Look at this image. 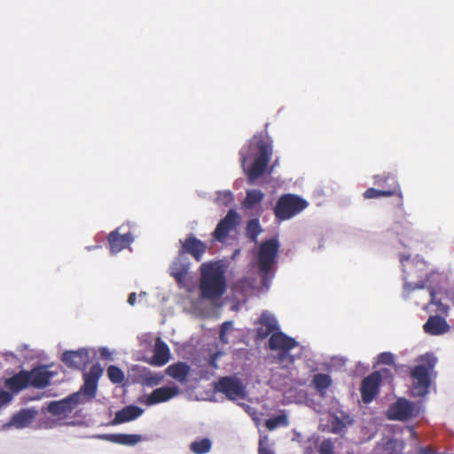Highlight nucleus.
<instances>
[{
    "instance_id": "obj_1",
    "label": "nucleus",
    "mask_w": 454,
    "mask_h": 454,
    "mask_svg": "<svg viewBox=\"0 0 454 454\" xmlns=\"http://www.w3.org/2000/svg\"><path fill=\"white\" fill-rule=\"evenodd\" d=\"M200 292L203 299L215 301L226 291L225 272L216 262L202 263L200 266Z\"/></svg>"
},
{
    "instance_id": "obj_2",
    "label": "nucleus",
    "mask_w": 454,
    "mask_h": 454,
    "mask_svg": "<svg viewBox=\"0 0 454 454\" xmlns=\"http://www.w3.org/2000/svg\"><path fill=\"white\" fill-rule=\"evenodd\" d=\"M416 361L419 364L410 370V378L411 384L410 387V395L412 397L426 396L431 386V372L437 362L436 357L432 354L419 356Z\"/></svg>"
},
{
    "instance_id": "obj_3",
    "label": "nucleus",
    "mask_w": 454,
    "mask_h": 454,
    "mask_svg": "<svg viewBox=\"0 0 454 454\" xmlns=\"http://www.w3.org/2000/svg\"><path fill=\"white\" fill-rule=\"evenodd\" d=\"M255 147L258 153L254 156V162L249 168L246 167V162L252 158L250 151H253V143L247 149L242 148L239 152L241 166L247 174L249 184H253L264 174L272 155L271 145L263 139L256 141Z\"/></svg>"
},
{
    "instance_id": "obj_4",
    "label": "nucleus",
    "mask_w": 454,
    "mask_h": 454,
    "mask_svg": "<svg viewBox=\"0 0 454 454\" xmlns=\"http://www.w3.org/2000/svg\"><path fill=\"white\" fill-rule=\"evenodd\" d=\"M53 373L45 367H35L30 371L21 370L6 379L4 386L12 393H19L29 387L43 388L50 384Z\"/></svg>"
},
{
    "instance_id": "obj_5",
    "label": "nucleus",
    "mask_w": 454,
    "mask_h": 454,
    "mask_svg": "<svg viewBox=\"0 0 454 454\" xmlns=\"http://www.w3.org/2000/svg\"><path fill=\"white\" fill-rule=\"evenodd\" d=\"M400 262L403 266L404 286L403 297L408 298L409 294L417 290L427 288L430 285L429 274L427 265L422 261H411L410 256L402 255Z\"/></svg>"
},
{
    "instance_id": "obj_6",
    "label": "nucleus",
    "mask_w": 454,
    "mask_h": 454,
    "mask_svg": "<svg viewBox=\"0 0 454 454\" xmlns=\"http://www.w3.org/2000/svg\"><path fill=\"white\" fill-rule=\"evenodd\" d=\"M279 243L276 238L262 242L258 249L257 263L262 284L265 286L274 277L273 267L276 264Z\"/></svg>"
},
{
    "instance_id": "obj_7",
    "label": "nucleus",
    "mask_w": 454,
    "mask_h": 454,
    "mask_svg": "<svg viewBox=\"0 0 454 454\" xmlns=\"http://www.w3.org/2000/svg\"><path fill=\"white\" fill-rule=\"evenodd\" d=\"M308 205L301 197L287 193L278 198L273 211L277 219L285 221L301 213Z\"/></svg>"
},
{
    "instance_id": "obj_8",
    "label": "nucleus",
    "mask_w": 454,
    "mask_h": 454,
    "mask_svg": "<svg viewBox=\"0 0 454 454\" xmlns=\"http://www.w3.org/2000/svg\"><path fill=\"white\" fill-rule=\"evenodd\" d=\"M419 408L406 398L400 397L392 403L387 411V417L391 420L406 421L419 415Z\"/></svg>"
},
{
    "instance_id": "obj_9",
    "label": "nucleus",
    "mask_w": 454,
    "mask_h": 454,
    "mask_svg": "<svg viewBox=\"0 0 454 454\" xmlns=\"http://www.w3.org/2000/svg\"><path fill=\"white\" fill-rule=\"evenodd\" d=\"M429 294V302L423 305V309L427 310L429 308L431 311L441 316H448L450 307L446 301L449 300L450 291L442 288H434L429 286L427 287Z\"/></svg>"
},
{
    "instance_id": "obj_10",
    "label": "nucleus",
    "mask_w": 454,
    "mask_h": 454,
    "mask_svg": "<svg viewBox=\"0 0 454 454\" xmlns=\"http://www.w3.org/2000/svg\"><path fill=\"white\" fill-rule=\"evenodd\" d=\"M215 389L224 394L230 400L243 397L245 389L242 382L233 377H223L215 384Z\"/></svg>"
},
{
    "instance_id": "obj_11",
    "label": "nucleus",
    "mask_w": 454,
    "mask_h": 454,
    "mask_svg": "<svg viewBox=\"0 0 454 454\" xmlns=\"http://www.w3.org/2000/svg\"><path fill=\"white\" fill-rule=\"evenodd\" d=\"M90 356L87 348L67 350L61 356V361L65 365L75 370H83L90 363Z\"/></svg>"
},
{
    "instance_id": "obj_12",
    "label": "nucleus",
    "mask_w": 454,
    "mask_h": 454,
    "mask_svg": "<svg viewBox=\"0 0 454 454\" xmlns=\"http://www.w3.org/2000/svg\"><path fill=\"white\" fill-rule=\"evenodd\" d=\"M80 398L79 393H74L59 401L51 402L47 410L54 416H67L79 404Z\"/></svg>"
},
{
    "instance_id": "obj_13",
    "label": "nucleus",
    "mask_w": 454,
    "mask_h": 454,
    "mask_svg": "<svg viewBox=\"0 0 454 454\" xmlns=\"http://www.w3.org/2000/svg\"><path fill=\"white\" fill-rule=\"evenodd\" d=\"M181 248L180 255L184 254H191L197 262L201 261L207 247L206 243L194 237L192 234L188 235L184 240L180 239Z\"/></svg>"
},
{
    "instance_id": "obj_14",
    "label": "nucleus",
    "mask_w": 454,
    "mask_h": 454,
    "mask_svg": "<svg viewBox=\"0 0 454 454\" xmlns=\"http://www.w3.org/2000/svg\"><path fill=\"white\" fill-rule=\"evenodd\" d=\"M239 223V214L234 209H230L227 215L217 223L213 233L214 238L217 241H223Z\"/></svg>"
},
{
    "instance_id": "obj_15",
    "label": "nucleus",
    "mask_w": 454,
    "mask_h": 454,
    "mask_svg": "<svg viewBox=\"0 0 454 454\" xmlns=\"http://www.w3.org/2000/svg\"><path fill=\"white\" fill-rule=\"evenodd\" d=\"M380 378L378 372H372L364 378L361 382L360 393L364 403H370L379 394L380 387Z\"/></svg>"
},
{
    "instance_id": "obj_16",
    "label": "nucleus",
    "mask_w": 454,
    "mask_h": 454,
    "mask_svg": "<svg viewBox=\"0 0 454 454\" xmlns=\"http://www.w3.org/2000/svg\"><path fill=\"white\" fill-rule=\"evenodd\" d=\"M103 374V368L98 364H93L88 372L83 373V385L82 391L89 396H95L98 384Z\"/></svg>"
},
{
    "instance_id": "obj_17",
    "label": "nucleus",
    "mask_w": 454,
    "mask_h": 454,
    "mask_svg": "<svg viewBox=\"0 0 454 454\" xmlns=\"http://www.w3.org/2000/svg\"><path fill=\"white\" fill-rule=\"evenodd\" d=\"M136 380L144 386H156L163 380L161 374L153 373L150 369L141 365H135L132 368Z\"/></svg>"
},
{
    "instance_id": "obj_18",
    "label": "nucleus",
    "mask_w": 454,
    "mask_h": 454,
    "mask_svg": "<svg viewBox=\"0 0 454 454\" xmlns=\"http://www.w3.org/2000/svg\"><path fill=\"white\" fill-rule=\"evenodd\" d=\"M296 346L297 342L294 339L279 331L273 333L269 340V348L271 350L290 351Z\"/></svg>"
},
{
    "instance_id": "obj_19",
    "label": "nucleus",
    "mask_w": 454,
    "mask_h": 454,
    "mask_svg": "<svg viewBox=\"0 0 454 454\" xmlns=\"http://www.w3.org/2000/svg\"><path fill=\"white\" fill-rule=\"evenodd\" d=\"M107 239L111 253L117 254L132 243L133 236L130 232L120 234L116 229L109 233Z\"/></svg>"
},
{
    "instance_id": "obj_20",
    "label": "nucleus",
    "mask_w": 454,
    "mask_h": 454,
    "mask_svg": "<svg viewBox=\"0 0 454 454\" xmlns=\"http://www.w3.org/2000/svg\"><path fill=\"white\" fill-rule=\"evenodd\" d=\"M259 326L256 330L257 337L265 339L273 333L278 331V325L276 318L268 312H262L259 318Z\"/></svg>"
},
{
    "instance_id": "obj_21",
    "label": "nucleus",
    "mask_w": 454,
    "mask_h": 454,
    "mask_svg": "<svg viewBox=\"0 0 454 454\" xmlns=\"http://www.w3.org/2000/svg\"><path fill=\"white\" fill-rule=\"evenodd\" d=\"M169 359L170 350L168 345L160 338H157L153 348V356L146 360L147 363L154 366H163Z\"/></svg>"
},
{
    "instance_id": "obj_22",
    "label": "nucleus",
    "mask_w": 454,
    "mask_h": 454,
    "mask_svg": "<svg viewBox=\"0 0 454 454\" xmlns=\"http://www.w3.org/2000/svg\"><path fill=\"white\" fill-rule=\"evenodd\" d=\"M424 331L430 335H441L450 330L447 321L439 314L430 316L423 325Z\"/></svg>"
},
{
    "instance_id": "obj_23",
    "label": "nucleus",
    "mask_w": 454,
    "mask_h": 454,
    "mask_svg": "<svg viewBox=\"0 0 454 454\" xmlns=\"http://www.w3.org/2000/svg\"><path fill=\"white\" fill-rule=\"evenodd\" d=\"M179 390L176 387H161L153 390L147 397V404L153 405L160 403L167 402L176 395Z\"/></svg>"
},
{
    "instance_id": "obj_24",
    "label": "nucleus",
    "mask_w": 454,
    "mask_h": 454,
    "mask_svg": "<svg viewBox=\"0 0 454 454\" xmlns=\"http://www.w3.org/2000/svg\"><path fill=\"white\" fill-rule=\"evenodd\" d=\"M170 275L176 279L177 284L181 286H184L186 277L189 271V263L184 258V255H180L175 259L170 265Z\"/></svg>"
},
{
    "instance_id": "obj_25",
    "label": "nucleus",
    "mask_w": 454,
    "mask_h": 454,
    "mask_svg": "<svg viewBox=\"0 0 454 454\" xmlns=\"http://www.w3.org/2000/svg\"><path fill=\"white\" fill-rule=\"evenodd\" d=\"M144 412V410L136 405H128L118 411L115 413L112 425H120L126 422H129L140 417Z\"/></svg>"
},
{
    "instance_id": "obj_26",
    "label": "nucleus",
    "mask_w": 454,
    "mask_h": 454,
    "mask_svg": "<svg viewBox=\"0 0 454 454\" xmlns=\"http://www.w3.org/2000/svg\"><path fill=\"white\" fill-rule=\"evenodd\" d=\"M98 438L125 446H134L142 441V435L136 434H106Z\"/></svg>"
},
{
    "instance_id": "obj_27",
    "label": "nucleus",
    "mask_w": 454,
    "mask_h": 454,
    "mask_svg": "<svg viewBox=\"0 0 454 454\" xmlns=\"http://www.w3.org/2000/svg\"><path fill=\"white\" fill-rule=\"evenodd\" d=\"M364 199H377L380 197H390V196H397L401 200H403V192L398 182H395V184L388 189L379 190L375 188H368L363 193Z\"/></svg>"
},
{
    "instance_id": "obj_28",
    "label": "nucleus",
    "mask_w": 454,
    "mask_h": 454,
    "mask_svg": "<svg viewBox=\"0 0 454 454\" xmlns=\"http://www.w3.org/2000/svg\"><path fill=\"white\" fill-rule=\"evenodd\" d=\"M166 372L168 376L177 381L184 383L186 382L187 376L190 372V366L182 362L175 363L167 368Z\"/></svg>"
},
{
    "instance_id": "obj_29",
    "label": "nucleus",
    "mask_w": 454,
    "mask_h": 454,
    "mask_svg": "<svg viewBox=\"0 0 454 454\" xmlns=\"http://www.w3.org/2000/svg\"><path fill=\"white\" fill-rule=\"evenodd\" d=\"M333 380L325 373H317L313 376L312 385L321 397H325L327 389L332 386Z\"/></svg>"
},
{
    "instance_id": "obj_30",
    "label": "nucleus",
    "mask_w": 454,
    "mask_h": 454,
    "mask_svg": "<svg viewBox=\"0 0 454 454\" xmlns=\"http://www.w3.org/2000/svg\"><path fill=\"white\" fill-rule=\"evenodd\" d=\"M263 198L264 194L262 191L256 189L248 190L243 201V206L247 208H252L256 204L261 203Z\"/></svg>"
},
{
    "instance_id": "obj_31",
    "label": "nucleus",
    "mask_w": 454,
    "mask_h": 454,
    "mask_svg": "<svg viewBox=\"0 0 454 454\" xmlns=\"http://www.w3.org/2000/svg\"><path fill=\"white\" fill-rule=\"evenodd\" d=\"M211 448L212 442L208 438L196 440L190 444V450L194 454H206Z\"/></svg>"
},
{
    "instance_id": "obj_32",
    "label": "nucleus",
    "mask_w": 454,
    "mask_h": 454,
    "mask_svg": "<svg viewBox=\"0 0 454 454\" xmlns=\"http://www.w3.org/2000/svg\"><path fill=\"white\" fill-rule=\"evenodd\" d=\"M404 442L398 439H389L384 445L385 454H403L404 450Z\"/></svg>"
},
{
    "instance_id": "obj_33",
    "label": "nucleus",
    "mask_w": 454,
    "mask_h": 454,
    "mask_svg": "<svg viewBox=\"0 0 454 454\" xmlns=\"http://www.w3.org/2000/svg\"><path fill=\"white\" fill-rule=\"evenodd\" d=\"M107 377L113 384H121L125 380L124 372L116 365L107 367Z\"/></svg>"
},
{
    "instance_id": "obj_34",
    "label": "nucleus",
    "mask_w": 454,
    "mask_h": 454,
    "mask_svg": "<svg viewBox=\"0 0 454 454\" xmlns=\"http://www.w3.org/2000/svg\"><path fill=\"white\" fill-rule=\"evenodd\" d=\"M287 425L288 419L285 414L277 415L265 421V427L270 431L275 430L278 427H286Z\"/></svg>"
},
{
    "instance_id": "obj_35",
    "label": "nucleus",
    "mask_w": 454,
    "mask_h": 454,
    "mask_svg": "<svg viewBox=\"0 0 454 454\" xmlns=\"http://www.w3.org/2000/svg\"><path fill=\"white\" fill-rule=\"evenodd\" d=\"M247 235L252 241H256L258 235L262 232V227L258 219H251L247 224Z\"/></svg>"
},
{
    "instance_id": "obj_36",
    "label": "nucleus",
    "mask_w": 454,
    "mask_h": 454,
    "mask_svg": "<svg viewBox=\"0 0 454 454\" xmlns=\"http://www.w3.org/2000/svg\"><path fill=\"white\" fill-rule=\"evenodd\" d=\"M330 426L331 432L333 434H341L346 429V422L336 415L333 416Z\"/></svg>"
},
{
    "instance_id": "obj_37",
    "label": "nucleus",
    "mask_w": 454,
    "mask_h": 454,
    "mask_svg": "<svg viewBox=\"0 0 454 454\" xmlns=\"http://www.w3.org/2000/svg\"><path fill=\"white\" fill-rule=\"evenodd\" d=\"M30 419L31 416L29 413L24 411L13 416L12 421L17 427H24L30 422Z\"/></svg>"
},
{
    "instance_id": "obj_38",
    "label": "nucleus",
    "mask_w": 454,
    "mask_h": 454,
    "mask_svg": "<svg viewBox=\"0 0 454 454\" xmlns=\"http://www.w3.org/2000/svg\"><path fill=\"white\" fill-rule=\"evenodd\" d=\"M373 180H374V184L380 186V187H385L387 181L391 180L392 184L389 185V188H391L395 184V182H397L395 180V176H393L390 173L383 174V175H375V176H373Z\"/></svg>"
},
{
    "instance_id": "obj_39",
    "label": "nucleus",
    "mask_w": 454,
    "mask_h": 454,
    "mask_svg": "<svg viewBox=\"0 0 454 454\" xmlns=\"http://www.w3.org/2000/svg\"><path fill=\"white\" fill-rule=\"evenodd\" d=\"M319 454H336L334 442L331 439H324L318 448Z\"/></svg>"
},
{
    "instance_id": "obj_40",
    "label": "nucleus",
    "mask_w": 454,
    "mask_h": 454,
    "mask_svg": "<svg viewBox=\"0 0 454 454\" xmlns=\"http://www.w3.org/2000/svg\"><path fill=\"white\" fill-rule=\"evenodd\" d=\"M377 361L380 364L391 365L394 364L395 357L390 352H382L378 356Z\"/></svg>"
},
{
    "instance_id": "obj_41",
    "label": "nucleus",
    "mask_w": 454,
    "mask_h": 454,
    "mask_svg": "<svg viewBox=\"0 0 454 454\" xmlns=\"http://www.w3.org/2000/svg\"><path fill=\"white\" fill-rule=\"evenodd\" d=\"M376 372L380 374V382L383 380H388L389 382L393 380V373L390 369L382 368L381 370L377 371Z\"/></svg>"
},
{
    "instance_id": "obj_42",
    "label": "nucleus",
    "mask_w": 454,
    "mask_h": 454,
    "mask_svg": "<svg viewBox=\"0 0 454 454\" xmlns=\"http://www.w3.org/2000/svg\"><path fill=\"white\" fill-rule=\"evenodd\" d=\"M12 395L4 390H0V409L11 402Z\"/></svg>"
},
{
    "instance_id": "obj_43",
    "label": "nucleus",
    "mask_w": 454,
    "mask_h": 454,
    "mask_svg": "<svg viewBox=\"0 0 454 454\" xmlns=\"http://www.w3.org/2000/svg\"><path fill=\"white\" fill-rule=\"evenodd\" d=\"M277 358L279 363H285L286 360H288L289 364L294 363V357L289 355V351H279Z\"/></svg>"
},
{
    "instance_id": "obj_44",
    "label": "nucleus",
    "mask_w": 454,
    "mask_h": 454,
    "mask_svg": "<svg viewBox=\"0 0 454 454\" xmlns=\"http://www.w3.org/2000/svg\"><path fill=\"white\" fill-rule=\"evenodd\" d=\"M258 454H274V452L264 444L263 440L259 441Z\"/></svg>"
},
{
    "instance_id": "obj_45",
    "label": "nucleus",
    "mask_w": 454,
    "mask_h": 454,
    "mask_svg": "<svg viewBox=\"0 0 454 454\" xmlns=\"http://www.w3.org/2000/svg\"><path fill=\"white\" fill-rule=\"evenodd\" d=\"M228 325H231V322H224L221 325L219 337H220L221 341H223V342H227V340L225 339V327Z\"/></svg>"
},
{
    "instance_id": "obj_46",
    "label": "nucleus",
    "mask_w": 454,
    "mask_h": 454,
    "mask_svg": "<svg viewBox=\"0 0 454 454\" xmlns=\"http://www.w3.org/2000/svg\"><path fill=\"white\" fill-rule=\"evenodd\" d=\"M222 195L225 204H229L233 200V195L231 192H225Z\"/></svg>"
},
{
    "instance_id": "obj_47",
    "label": "nucleus",
    "mask_w": 454,
    "mask_h": 454,
    "mask_svg": "<svg viewBox=\"0 0 454 454\" xmlns=\"http://www.w3.org/2000/svg\"><path fill=\"white\" fill-rule=\"evenodd\" d=\"M137 300V294L136 293L129 294L128 297V303L131 306L135 305Z\"/></svg>"
},
{
    "instance_id": "obj_48",
    "label": "nucleus",
    "mask_w": 454,
    "mask_h": 454,
    "mask_svg": "<svg viewBox=\"0 0 454 454\" xmlns=\"http://www.w3.org/2000/svg\"><path fill=\"white\" fill-rule=\"evenodd\" d=\"M449 300L452 302L454 306V291H450Z\"/></svg>"
},
{
    "instance_id": "obj_49",
    "label": "nucleus",
    "mask_w": 454,
    "mask_h": 454,
    "mask_svg": "<svg viewBox=\"0 0 454 454\" xmlns=\"http://www.w3.org/2000/svg\"><path fill=\"white\" fill-rule=\"evenodd\" d=\"M210 365L214 368H216V362H215V357H212L210 362H209Z\"/></svg>"
},
{
    "instance_id": "obj_50",
    "label": "nucleus",
    "mask_w": 454,
    "mask_h": 454,
    "mask_svg": "<svg viewBox=\"0 0 454 454\" xmlns=\"http://www.w3.org/2000/svg\"><path fill=\"white\" fill-rule=\"evenodd\" d=\"M231 325H228L225 327V333L231 328Z\"/></svg>"
},
{
    "instance_id": "obj_51",
    "label": "nucleus",
    "mask_w": 454,
    "mask_h": 454,
    "mask_svg": "<svg viewBox=\"0 0 454 454\" xmlns=\"http://www.w3.org/2000/svg\"><path fill=\"white\" fill-rule=\"evenodd\" d=\"M411 434H415V432H414L413 428H411Z\"/></svg>"
}]
</instances>
